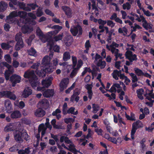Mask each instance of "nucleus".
I'll use <instances>...</instances> for the list:
<instances>
[{"label":"nucleus","mask_w":154,"mask_h":154,"mask_svg":"<svg viewBox=\"0 0 154 154\" xmlns=\"http://www.w3.org/2000/svg\"><path fill=\"white\" fill-rule=\"evenodd\" d=\"M26 15L27 13L25 11H14L11 12L9 15L7 17L6 21L7 23H17L20 26L19 22L17 20H16L15 17L18 16L19 17L23 20V23H26L30 22L28 19L25 18Z\"/></svg>","instance_id":"f257e3e1"},{"label":"nucleus","mask_w":154,"mask_h":154,"mask_svg":"<svg viewBox=\"0 0 154 154\" xmlns=\"http://www.w3.org/2000/svg\"><path fill=\"white\" fill-rule=\"evenodd\" d=\"M5 60L6 62L3 61L0 63V67L2 69H4V67H6L8 70L5 71V75L6 80H8L9 79V77L11 74L14 72V69L12 66L8 63H11L12 61V59L10 55L9 54L5 55L4 57Z\"/></svg>","instance_id":"f03ea898"},{"label":"nucleus","mask_w":154,"mask_h":154,"mask_svg":"<svg viewBox=\"0 0 154 154\" xmlns=\"http://www.w3.org/2000/svg\"><path fill=\"white\" fill-rule=\"evenodd\" d=\"M24 77L25 78L29 79V81L33 88H35L38 86L39 82L33 71H28L26 72Z\"/></svg>","instance_id":"7ed1b4c3"},{"label":"nucleus","mask_w":154,"mask_h":154,"mask_svg":"<svg viewBox=\"0 0 154 154\" xmlns=\"http://www.w3.org/2000/svg\"><path fill=\"white\" fill-rule=\"evenodd\" d=\"M51 58L48 56H45L43 58L42 63L43 71L46 73H51L53 71V68L50 66Z\"/></svg>","instance_id":"20e7f679"},{"label":"nucleus","mask_w":154,"mask_h":154,"mask_svg":"<svg viewBox=\"0 0 154 154\" xmlns=\"http://www.w3.org/2000/svg\"><path fill=\"white\" fill-rule=\"evenodd\" d=\"M119 45L115 42H113L112 44L109 45L107 44L106 45V48L109 51H110L113 54H114L116 57L115 60H117L118 58L119 57L120 59L122 58V54L119 53V50L116 48H118Z\"/></svg>","instance_id":"39448f33"},{"label":"nucleus","mask_w":154,"mask_h":154,"mask_svg":"<svg viewBox=\"0 0 154 154\" xmlns=\"http://www.w3.org/2000/svg\"><path fill=\"white\" fill-rule=\"evenodd\" d=\"M14 137L15 139L17 141L20 142L22 141V138H23L26 140L29 139V137L25 131L23 130H16L14 133Z\"/></svg>","instance_id":"423d86ee"},{"label":"nucleus","mask_w":154,"mask_h":154,"mask_svg":"<svg viewBox=\"0 0 154 154\" xmlns=\"http://www.w3.org/2000/svg\"><path fill=\"white\" fill-rule=\"evenodd\" d=\"M29 22L26 23V24L24 25L22 28V32L24 34L28 33L31 32L33 30L32 27L30 26H28L27 23H29L32 25H35L36 24V22L34 20H29Z\"/></svg>","instance_id":"0eeeda50"},{"label":"nucleus","mask_w":154,"mask_h":154,"mask_svg":"<svg viewBox=\"0 0 154 154\" xmlns=\"http://www.w3.org/2000/svg\"><path fill=\"white\" fill-rule=\"evenodd\" d=\"M15 39L17 42L15 46V49L16 50H19L24 46L21 32H19L16 34Z\"/></svg>","instance_id":"6e6552de"},{"label":"nucleus","mask_w":154,"mask_h":154,"mask_svg":"<svg viewBox=\"0 0 154 154\" xmlns=\"http://www.w3.org/2000/svg\"><path fill=\"white\" fill-rule=\"evenodd\" d=\"M94 62L97 65L100 67L101 69L104 68L106 66V62L102 60V57L97 54L95 55Z\"/></svg>","instance_id":"1a4fd4ad"},{"label":"nucleus","mask_w":154,"mask_h":154,"mask_svg":"<svg viewBox=\"0 0 154 154\" xmlns=\"http://www.w3.org/2000/svg\"><path fill=\"white\" fill-rule=\"evenodd\" d=\"M40 63H34L31 67V68L33 69H36V72L37 74L39 76L45 77L46 75V72L43 71V67H42V70L40 72L38 70V68Z\"/></svg>","instance_id":"9d476101"},{"label":"nucleus","mask_w":154,"mask_h":154,"mask_svg":"<svg viewBox=\"0 0 154 154\" xmlns=\"http://www.w3.org/2000/svg\"><path fill=\"white\" fill-rule=\"evenodd\" d=\"M70 31L74 36L78 34L79 35L82 34V28L79 25L72 26L70 29Z\"/></svg>","instance_id":"9b49d317"},{"label":"nucleus","mask_w":154,"mask_h":154,"mask_svg":"<svg viewBox=\"0 0 154 154\" xmlns=\"http://www.w3.org/2000/svg\"><path fill=\"white\" fill-rule=\"evenodd\" d=\"M36 33L39 38L43 42H45L48 40V36L47 35H44L39 27H38Z\"/></svg>","instance_id":"f8f14e48"},{"label":"nucleus","mask_w":154,"mask_h":154,"mask_svg":"<svg viewBox=\"0 0 154 154\" xmlns=\"http://www.w3.org/2000/svg\"><path fill=\"white\" fill-rule=\"evenodd\" d=\"M21 80V77L16 74H14L11 76L10 80L12 82V86L14 87L16 84L20 83Z\"/></svg>","instance_id":"ddd939ff"},{"label":"nucleus","mask_w":154,"mask_h":154,"mask_svg":"<svg viewBox=\"0 0 154 154\" xmlns=\"http://www.w3.org/2000/svg\"><path fill=\"white\" fill-rule=\"evenodd\" d=\"M69 82V80L68 78H65L62 79L60 84V90L61 91H63L68 86Z\"/></svg>","instance_id":"4468645a"},{"label":"nucleus","mask_w":154,"mask_h":154,"mask_svg":"<svg viewBox=\"0 0 154 154\" xmlns=\"http://www.w3.org/2000/svg\"><path fill=\"white\" fill-rule=\"evenodd\" d=\"M53 79L52 77L51 76L48 78H46L45 79L42 80V84L43 86V87L44 88H48L51 85V81Z\"/></svg>","instance_id":"2eb2a0df"},{"label":"nucleus","mask_w":154,"mask_h":154,"mask_svg":"<svg viewBox=\"0 0 154 154\" xmlns=\"http://www.w3.org/2000/svg\"><path fill=\"white\" fill-rule=\"evenodd\" d=\"M125 55L126 58L131 62L136 60L137 59L136 55L135 54H133L132 52L130 51H127Z\"/></svg>","instance_id":"dca6fc26"},{"label":"nucleus","mask_w":154,"mask_h":154,"mask_svg":"<svg viewBox=\"0 0 154 154\" xmlns=\"http://www.w3.org/2000/svg\"><path fill=\"white\" fill-rule=\"evenodd\" d=\"M118 93H120L122 90V88L119 84L118 83H115L111 87V88L108 91L111 92H116L117 91Z\"/></svg>","instance_id":"f3484780"},{"label":"nucleus","mask_w":154,"mask_h":154,"mask_svg":"<svg viewBox=\"0 0 154 154\" xmlns=\"http://www.w3.org/2000/svg\"><path fill=\"white\" fill-rule=\"evenodd\" d=\"M5 110L6 112L10 113L12 110V105L11 101L9 100H6L5 103Z\"/></svg>","instance_id":"a211bd4d"},{"label":"nucleus","mask_w":154,"mask_h":154,"mask_svg":"<svg viewBox=\"0 0 154 154\" xmlns=\"http://www.w3.org/2000/svg\"><path fill=\"white\" fill-rule=\"evenodd\" d=\"M38 105L40 107L46 109L49 106V103L47 99H44L40 101Z\"/></svg>","instance_id":"6ab92c4d"},{"label":"nucleus","mask_w":154,"mask_h":154,"mask_svg":"<svg viewBox=\"0 0 154 154\" xmlns=\"http://www.w3.org/2000/svg\"><path fill=\"white\" fill-rule=\"evenodd\" d=\"M54 94V91L53 89H47L43 93L44 96L46 97H52Z\"/></svg>","instance_id":"aec40b11"},{"label":"nucleus","mask_w":154,"mask_h":154,"mask_svg":"<svg viewBox=\"0 0 154 154\" xmlns=\"http://www.w3.org/2000/svg\"><path fill=\"white\" fill-rule=\"evenodd\" d=\"M32 90L28 87H26L22 93V96L23 97L26 98L32 94Z\"/></svg>","instance_id":"412c9836"},{"label":"nucleus","mask_w":154,"mask_h":154,"mask_svg":"<svg viewBox=\"0 0 154 154\" xmlns=\"http://www.w3.org/2000/svg\"><path fill=\"white\" fill-rule=\"evenodd\" d=\"M62 8L68 18H70L72 17V13L70 8L66 6H63L62 7Z\"/></svg>","instance_id":"4be33fe9"},{"label":"nucleus","mask_w":154,"mask_h":154,"mask_svg":"<svg viewBox=\"0 0 154 154\" xmlns=\"http://www.w3.org/2000/svg\"><path fill=\"white\" fill-rule=\"evenodd\" d=\"M13 41H11L7 43H3L1 44V48L3 49H8L13 46Z\"/></svg>","instance_id":"5701e85b"},{"label":"nucleus","mask_w":154,"mask_h":154,"mask_svg":"<svg viewBox=\"0 0 154 154\" xmlns=\"http://www.w3.org/2000/svg\"><path fill=\"white\" fill-rule=\"evenodd\" d=\"M45 112L41 109H38L35 111L34 112L35 116L38 117H42L45 115Z\"/></svg>","instance_id":"b1692460"},{"label":"nucleus","mask_w":154,"mask_h":154,"mask_svg":"<svg viewBox=\"0 0 154 154\" xmlns=\"http://www.w3.org/2000/svg\"><path fill=\"white\" fill-rule=\"evenodd\" d=\"M153 90L150 91L148 89H146V94L145 96L149 100H150L151 98L154 99V93H153Z\"/></svg>","instance_id":"393cba45"},{"label":"nucleus","mask_w":154,"mask_h":154,"mask_svg":"<svg viewBox=\"0 0 154 154\" xmlns=\"http://www.w3.org/2000/svg\"><path fill=\"white\" fill-rule=\"evenodd\" d=\"M51 28L52 29H56L54 31L49 32V33H50L52 35H53L56 34L58 33L59 31L62 29V27L61 26L56 25L52 26Z\"/></svg>","instance_id":"a878e982"},{"label":"nucleus","mask_w":154,"mask_h":154,"mask_svg":"<svg viewBox=\"0 0 154 154\" xmlns=\"http://www.w3.org/2000/svg\"><path fill=\"white\" fill-rule=\"evenodd\" d=\"M17 123H9L4 128V131L5 132H8L13 130L14 126Z\"/></svg>","instance_id":"bb28decb"},{"label":"nucleus","mask_w":154,"mask_h":154,"mask_svg":"<svg viewBox=\"0 0 154 154\" xmlns=\"http://www.w3.org/2000/svg\"><path fill=\"white\" fill-rule=\"evenodd\" d=\"M72 38L71 35H69L67 36L64 38V42L65 45L67 46H69L71 45L72 42Z\"/></svg>","instance_id":"cd10ccee"},{"label":"nucleus","mask_w":154,"mask_h":154,"mask_svg":"<svg viewBox=\"0 0 154 154\" xmlns=\"http://www.w3.org/2000/svg\"><path fill=\"white\" fill-rule=\"evenodd\" d=\"M46 128L45 127L44 124H41L39 125L38 127V133L39 134L41 132H42V136H43L45 133Z\"/></svg>","instance_id":"c85d7f7f"},{"label":"nucleus","mask_w":154,"mask_h":154,"mask_svg":"<svg viewBox=\"0 0 154 154\" xmlns=\"http://www.w3.org/2000/svg\"><path fill=\"white\" fill-rule=\"evenodd\" d=\"M21 116V113L19 111L16 110L11 113V117L12 119H17L20 118Z\"/></svg>","instance_id":"c756f323"},{"label":"nucleus","mask_w":154,"mask_h":154,"mask_svg":"<svg viewBox=\"0 0 154 154\" xmlns=\"http://www.w3.org/2000/svg\"><path fill=\"white\" fill-rule=\"evenodd\" d=\"M91 1L92 3V9L93 10H95V11H97V6L95 3L96 1H97L98 2L97 4H99L101 5H103V2L100 0H91Z\"/></svg>","instance_id":"7c9ffc66"},{"label":"nucleus","mask_w":154,"mask_h":154,"mask_svg":"<svg viewBox=\"0 0 154 154\" xmlns=\"http://www.w3.org/2000/svg\"><path fill=\"white\" fill-rule=\"evenodd\" d=\"M109 141L115 144H120L122 141L120 137H118L117 139H116L115 137H111Z\"/></svg>","instance_id":"2f4dec72"},{"label":"nucleus","mask_w":154,"mask_h":154,"mask_svg":"<svg viewBox=\"0 0 154 154\" xmlns=\"http://www.w3.org/2000/svg\"><path fill=\"white\" fill-rule=\"evenodd\" d=\"M142 25L143 27L146 30L151 29L152 26V24L148 23L146 19L143 23Z\"/></svg>","instance_id":"473e14b6"},{"label":"nucleus","mask_w":154,"mask_h":154,"mask_svg":"<svg viewBox=\"0 0 154 154\" xmlns=\"http://www.w3.org/2000/svg\"><path fill=\"white\" fill-rule=\"evenodd\" d=\"M7 4L3 1L0 2V12L4 11L7 8Z\"/></svg>","instance_id":"72a5a7b5"},{"label":"nucleus","mask_w":154,"mask_h":154,"mask_svg":"<svg viewBox=\"0 0 154 154\" xmlns=\"http://www.w3.org/2000/svg\"><path fill=\"white\" fill-rule=\"evenodd\" d=\"M132 127L136 128H141L143 127V124L139 120L137 121L132 124Z\"/></svg>","instance_id":"f704fd0d"},{"label":"nucleus","mask_w":154,"mask_h":154,"mask_svg":"<svg viewBox=\"0 0 154 154\" xmlns=\"http://www.w3.org/2000/svg\"><path fill=\"white\" fill-rule=\"evenodd\" d=\"M14 104L15 106H17L20 109L23 108L25 106V104L23 101H21L20 102L17 101H16L14 103Z\"/></svg>","instance_id":"c9c22d12"},{"label":"nucleus","mask_w":154,"mask_h":154,"mask_svg":"<svg viewBox=\"0 0 154 154\" xmlns=\"http://www.w3.org/2000/svg\"><path fill=\"white\" fill-rule=\"evenodd\" d=\"M7 92L6 97L11 100H15L16 99V97L14 94L10 91H7Z\"/></svg>","instance_id":"e433bc0d"},{"label":"nucleus","mask_w":154,"mask_h":154,"mask_svg":"<svg viewBox=\"0 0 154 154\" xmlns=\"http://www.w3.org/2000/svg\"><path fill=\"white\" fill-rule=\"evenodd\" d=\"M134 71L135 73L138 76H143V72L141 69H140L137 67H135L134 69Z\"/></svg>","instance_id":"4c0bfd02"},{"label":"nucleus","mask_w":154,"mask_h":154,"mask_svg":"<svg viewBox=\"0 0 154 154\" xmlns=\"http://www.w3.org/2000/svg\"><path fill=\"white\" fill-rule=\"evenodd\" d=\"M75 108L73 107H71L69 108L67 111V113L71 114L74 115H76L78 113V112L77 110L75 112Z\"/></svg>","instance_id":"58836bf2"},{"label":"nucleus","mask_w":154,"mask_h":154,"mask_svg":"<svg viewBox=\"0 0 154 154\" xmlns=\"http://www.w3.org/2000/svg\"><path fill=\"white\" fill-rule=\"evenodd\" d=\"M30 148L28 147L25 149V150H20L18 151L19 154H28L30 152Z\"/></svg>","instance_id":"ea45409f"},{"label":"nucleus","mask_w":154,"mask_h":154,"mask_svg":"<svg viewBox=\"0 0 154 154\" xmlns=\"http://www.w3.org/2000/svg\"><path fill=\"white\" fill-rule=\"evenodd\" d=\"M121 72V71L120 72L116 70H114L112 73L113 77L116 80H118L119 79L118 77Z\"/></svg>","instance_id":"a19ab883"},{"label":"nucleus","mask_w":154,"mask_h":154,"mask_svg":"<svg viewBox=\"0 0 154 154\" xmlns=\"http://www.w3.org/2000/svg\"><path fill=\"white\" fill-rule=\"evenodd\" d=\"M143 90L142 88L137 90V94L138 97L141 100L143 99V98L142 95V94L143 93Z\"/></svg>","instance_id":"79ce46f5"},{"label":"nucleus","mask_w":154,"mask_h":154,"mask_svg":"<svg viewBox=\"0 0 154 154\" xmlns=\"http://www.w3.org/2000/svg\"><path fill=\"white\" fill-rule=\"evenodd\" d=\"M70 58V55L68 52H65L63 54V60L64 61H66Z\"/></svg>","instance_id":"37998d69"},{"label":"nucleus","mask_w":154,"mask_h":154,"mask_svg":"<svg viewBox=\"0 0 154 154\" xmlns=\"http://www.w3.org/2000/svg\"><path fill=\"white\" fill-rule=\"evenodd\" d=\"M28 54L31 56H36L37 55L35 50L33 48H31L28 51Z\"/></svg>","instance_id":"c03bdc74"},{"label":"nucleus","mask_w":154,"mask_h":154,"mask_svg":"<svg viewBox=\"0 0 154 154\" xmlns=\"http://www.w3.org/2000/svg\"><path fill=\"white\" fill-rule=\"evenodd\" d=\"M131 27L132 28L131 30V33L135 31L137 29H140L142 28V27L140 26L139 25L135 23L134 26H131Z\"/></svg>","instance_id":"a18cd8bd"},{"label":"nucleus","mask_w":154,"mask_h":154,"mask_svg":"<svg viewBox=\"0 0 154 154\" xmlns=\"http://www.w3.org/2000/svg\"><path fill=\"white\" fill-rule=\"evenodd\" d=\"M131 5L128 2H126L122 5L123 8L124 10H129L131 8Z\"/></svg>","instance_id":"49530a36"},{"label":"nucleus","mask_w":154,"mask_h":154,"mask_svg":"<svg viewBox=\"0 0 154 154\" xmlns=\"http://www.w3.org/2000/svg\"><path fill=\"white\" fill-rule=\"evenodd\" d=\"M19 63L17 61L16 59L13 58L12 62L13 66L15 68H17L19 66Z\"/></svg>","instance_id":"de8ad7c7"},{"label":"nucleus","mask_w":154,"mask_h":154,"mask_svg":"<svg viewBox=\"0 0 154 154\" xmlns=\"http://www.w3.org/2000/svg\"><path fill=\"white\" fill-rule=\"evenodd\" d=\"M93 111L92 112L94 113H96L99 110L100 107L98 105L93 104L92 106Z\"/></svg>","instance_id":"09e8293b"},{"label":"nucleus","mask_w":154,"mask_h":154,"mask_svg":"<svg viewBox=\"0 0 154 154\" xmlns=\"http://www.w3.org/2000/svg\"><path fill=\"white\" fill-rule=\"evenodd\" d=\"M129 75L132 78V82H135L137 81L138 79L137 77L135 74L133 73H129Z\"/></svg>","instance_id":"8fccbe9b"},{"label":"nucleus","mask_w":154,"mask_h":154,"mask_svg":"<svg viewBox=\"0 0 154 154\" xmlns=\"http://www.w3.org/2000/svg\"><path fill=\"white\" fill-rule=\"evenodd\" d=\"M67 105L66 103H65L63 106V114L66 115L67 114Z\"/></svg>","instance_id":"3c124183"},{"label":"nucleus","mask_w":154,"mask_h":154,"mask_svg":"<svg viewBox=\"0 0 154 154\" xmlns=\"http://www.w3.org/2000/svg\"><path fill=\"white\" fill-rule=\"evenodd\" d=\"M37 16L40 17L43 14V12L42 11V9L41 8H39L36 12Z\"/></svg>","instance_id":"603ef678"},{"label":"nucleus","mask_w":154,"mask_h":154,"mask_svg":"<svg viewBox=\"0 0 154 154\" xmlns=\"http://www.w3.org/2000/svg\"><path fill=\"white\" fill-rule=\"evenodd\" d=\"M88 133L86 136H84V138H86L87 139H89V138L91 137L92 135L94 134V132L93 131H92L90 129H88Z\"/></svg>","instance_id":"864d4df0"},{"label":"nucleus","mask_w":154,"mask_h":154,"mask_svg":"<svg viewBox=\"0 0 154 154\" xmlns=\"http://www.w3.org/2000/svg\"><path fill=\"white\" fill-rule=\"evenodd\" d=\"M79 96L74 95L72 97V95L71 96L70 101L72 102H73L75 100L76 102H78L79 100Z\"/></svg>","instance_id":"5fc2aeb1"},{"label":"nucleus","mask_w":154,"mask_h":154,"mask_svg":"<svg viewBox=\"0 0 154 154\" xmlns=\"http://www.w3.org/2000/svg\"><path fill=\"white\" fill-rule=\"evenodd\" d=\"M64 120L66 124L73 122L75 121L74 119L71 118H66L64 119Z\"/></svg>","instance_id":"6e6d98bb"},{"label":"nucleus","mask_w":154,"mask_h":154,"mask_svg":"<svg viewBox=\"0 0 154 154\" xmlns=\"http://www.w3.org/2000/svg\"><path fill=\"white\" fill-rule=\"evenodd\" d=\"M140 10H142L144 14L147 17H149L151 16V13L148 10H145L144 8H143Z\"/></svg>","instance_id":"4d7b16f0"},{"label":"nucleus","mask_w":154,"mask_h":154,"mask_svg":"<svg viewBox=\"0 0 154 154\" xmlns=\"http://www.w3.org/2000/svg\"><path fill=\"white\" fill-rule=\"evenodd\" d=\"M63 33H62L61 34H59L58 35L55 36L54 38V40L56 41H58L60 40H61L63 37Z\"/></svg>","instance_id":"13d9d810"},{"label":"nucleus","mask_w":154,"mask_h":154,"mask_svg":"<svg viewBox=\"0 0 154 154\" xmlns=\"http://www.w3.org/2000/svg\"><path fill=\"white\" fill-rule=\"evenodd\" d=\"M145 17L142 15H140V17H138L136 20L139 22H142V23L145 20Z\"/></svg>","instance_id":"bf43d9fd"},{"label":"nucleus","mask_w":154,"mask_h":154,"mask_svg":"<svg viewBox=\"0 0 154 154\" xmlns=\"http://www.w3.org/2000/svg\"><path fill=\"white\" fill-rule=\"evenodd\" d=\"M27 5V7H28L29 8H30L31 9V8L32 10L35 9L36 8L38 7L37 5L33 4H29Z\"/></svg>","instance_id":"052dcab7"},{"label":"nucleus","mask_w":154,"mask_h":154,"mask_svg":"<svg viewBox=\"0 0 154 154\" xmlns=\"http://www.w3.org/2000/svg\"><path fill=\"white\" fill-rule=\"evenodd\" d=\"M27 5V7H28L29 8H30L31 9V8L32 10L35 9L36 8L38 7L37 5L33 4H29Z\"/></svg>","instance_id":"680f3d73"},{"label":"nucleus","mask_w":154,"mask_h":154,"mask_svg":"<svg viewBox=\"0 0 154 154\" xmlns=\"http://www.w3.org/2000/svg\"><path fill=\"white\" fill-rule=\"evenodd\" d=\"M107 25L112 28L115 25V23L112 21L108 20L107 21Z\"/></svg>","instance_id":"e2e57ef3"},{"label":"nucleus","mask_w":154,"mask_h":154,"mask_svg":"<svg viewBox=\"0 0 154 154\" xmlns=\"http://www.w3.org/2000/svg\"><path fill=\"white\" fill-rule=\"evenodd\" d=\"M78 69L75 68L72 71L70 74V76L71 78H73L75 76L77 72V71Z\"/></svg>","instance_id":"0e129e2a"},{"label":"nucleus","mask_w":154,"mask_h":154,"mask_svg":"<svg viewBox=\"0 0 154 154\" xmlns=\"http://www.w3.org/2000/svg\"><path fill=\"white\" fill-rule=\"evenodd\" d=\"M136 128H134L132 127V128L131 131V137L132 139H134V134L135 133L136 131Z\"/></svg>","instance_id":"69168bd1"},{"label":"nucleus","mask_w":154,"mask_h":154,"mask_svg":"<svg viewBox=\"0 0 154 154\" xmlns=\"http://www.w3.org/2000/svg\"><path fill=\"white\" fill-rule=\"evenodd\" d=\"M97 22H98L99 24L102 25L103 26H104L107 23V21L106 20H103L101 19H99Z\"/></svg>","instance_id":"338daca9"},{"label":"nucleus","mask_w":154,"mask_h":154,"mask_svg":"<svg viewBox=\"0 0 154 154\" xmlns=\"http://www.w3.org/2000/svg\"><path fill=\"white\" fill-rule=\"evenodd\" d=\"M72 60L73 64V66L74 67H75L76 66L77 63V60L76 57H75L72 56Z\"/></svg>","instance_id":"774afa93"}]
</instances>
